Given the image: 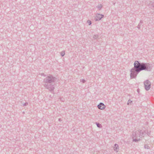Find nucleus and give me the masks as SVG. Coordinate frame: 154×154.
<instances>
[{
    "mask_svg": "<svg viewBox=\"0 0 154 154\" xmlns=\"http://www.w3.org/2000/svg\"><path fill=\"white\" fill-rule=\"evenodd\" d=\"M93 38L94 39H99V36L98 35H94L93 36Z\"/></svg>",
    "mask_w": 154,
    "mask_h": 154,
    "instance_id": "9d476101",
    "label": "nucleus"
},
{
    "mask_svg": "<svg viewBox=\"0 0 154 154\" xmlns=\"http://www.w3.org/2000/svg\"><path fill=\"white\" fill-rule=\"evenodd\" d=\"M143 135L144 133L140 130L135 132H133L132 134L133 141L136 142L140 140V139L139 137H140V136H143Z\"/></svg>",
    "mask_w": 154,
    "mask_h": 154,
    "instance_id": "f03ea898",
    "label": "nucleus"
},
{
    "mask_svg": "<svg viewBox=\"0 0 154 154\" xmlns=\"http://www.w3.org/2000/svg\"><path fill=\"white\" fill-rule=\"evenodd\" d=\"M137 92L139 93L140 91V90L139 89H138L137 90Z\"/></svg>",
    "mask_w": 154,
    "mask_h": 154,
    "instance_id": "412c9836",
    "label": "nucleus"
},
{
    "mask_svg": "<svg viewBox=\"0 0 154 154\" xmlns=\"http://www.w3.org/2000/svg\"><path fill=\"white\" fill-rule=\"evenodd\" d=\"M132 103V101H131L130 100H128V104L129 105V104H131V103Z\"/></svg>",
    "mask_w": 154,
    "mask_h": 154,
    "instance_id": "dca6fc26",
    "label": "nucleus"
},
{
    "mask_svg": "<svg viewBox=\"0 0 154 154\" xmlns=\"http://www.w3.org/2000/svg\"><path fill=\"white\" fill-rule=\"evenodd\" d=\"M140 23H139V24L138 25V26H137V27L138 29H140Z\"/></svg>",
    "mask_w": 154,
    "mask_h": 154,
    "instance_id": "6ab92c4d",
    "label": "nucleus"
},
{
    "mask_svg": "<svg viewBox=\"0 0 154 154\" xmlns=\"http://www.w3.org/2000/svg\"><path fill=\"white\" fill-rule=\"evenodd\" d=\"M145 88L146 91L149 90L151 87V83L148 80H146L144 82Z\"/></svg>",
    "mask_w": 154,
    "mask_h": 154,
    "instance_id": "39448f33",
    "label": "nucleus"
},
{
    "mask_svg": "<svg viewBox=\"0 0 154 154\" xmlns=\"http://www.w3.org/2000/svg\"><path fill=\"white\" fill-rule=\"evenodd\" d=\"M88 23H89V25H90L91 24V21L89 20H88V21H87Z\"/></svg>",
    "mask_w": 154,
    "mask_h": 154,
    "instance_id": "a211bd4d",
    "label": "nucleus"
},
{
    "mask_svg": "<svg viewBox=\"0 0 154 154\" xmlns=\"http://www.w3.org/2000/svg\"><path fill=\"white\" fill-rule=\"evenodd\" d=\"M60 100H61V101H63V102L64 101H63V100H62V99H61H61H60Z\"/></svg>",
    "mask_w": 154,
    "mask_h": 154,
    "instance_id": "5701e85b",
    "label": "nucleus"
},
{
    "mask_svg": "<svg viewBox=\"0 0 154 154\" xmlns=\"http://www.w3.org/2000/svg\"><path fill=\"white\" fill-rule=\"evenodd\" d=\"M56 79V78L53 77L51 75H50L44 79V82L46 84H50L54 82Z\"/></svg>",
    "mask_w": 154,
    "mask_h": 154,
    "instance_id": "7ed1b4c3",
    "label": "nucleus"
},
{
    "mask_svg": "<svg viewBox=\"0 0 154 154\" xmlns=\"http://www.w3.org/2000/svg\"><path fill=\"white\" fill-rule=\"evenodd\" d=\"M134 65V67L130 70V77L131 79L135 78L137 75L141 71H151L152 67L151 64L148 63H140L138 61H135Z\"/></svg>",
    "mask_w": 154,
    "mask_h": 154,
    "instance_id": "f257e3e1",
    "label": "nucleus"
},
{
    "mask_svg": "<svg viewBox=\"0 0 154 154\" xmlns=\"http://www.w3.org/2000/svg\"><path fill=\"white\" fill-rule=\"evenodd\" d=\"M97 8L99 10H100L102 8V5L101 4L98 5L97 6Z\"/></svg>",
    "mask_w": 154,
    "mask_h": 154,
    "instance_id": "1a4fd4ad",
    "label": "nucleus"
},
{
    "mask_svg": "<svg viewBox=\"0 0 154 154\" xmlns=\"http://www.w3.org/2000/svg\"><path fill=\"white\" fill-rule=\"evenodd\" d=\"M80 81L83 83H85V80L83 79H80Z\"/></svg>",
    "mask_w": 154,
    "mask_h": 154,
    "instance_id": "2eb2a0df",
    "label": "nucleus"
},
{
    "mask_svg": "<svg viewBox=\"0 0 154 154\" xmlns=\"http://www.w3.org/2000/svg\"><path fill=\"white\" fill-rule=\"evenodd\" d=\"M44 74L42 73V74L41 75H44Z\"/></svg>",
    "mask_w": 154,
    "mask_h": 154,
    "instance_id": "b1692460",
    "label": "nucleus"
},
{
    "mask_svg": "<svg viewBox=\"0 0 154 154\" xmlns=\"http://www.w3.org/2000/svg\"><path fill=\"white\" fill-rule=\"evenodd\" d=\"M145 133H146V131H145Z\"/></svg>",
    "mask_w": 154,
    "mask_h": 154,
    "instance_id": "393cba45",
    "label": "nucleus"
},
{
    "mask_svg": "<svg viewBox=\"0 0 154 154\" xmlns=\"http://www.w3.org/2000/svg\"><path fill=\"white\" fill-rule=\"evenodd\" d=\"M44 87H45L47 89L49 90L51 93H53V91L54 89V85L50 84L45 83L44 85Z\"/></svg>",
    "mask_w": 154,
    "mask_h": 154,
    "instance_id": "20e7f679",
    "label": "nucleus"
},
{
    "mask_svg": "<svg viewBox=\"0 0 154 154\" xmlns=\"http://www.w3.org/2000/svg\"><path fill=\"white\" fill-rule=\"evenodd\" d=\"M104 15L103 14H97L95 17V20L96 21H98L100 20L103 17Z\"/></svg>",
    "mask_w": 154,
    "mask_h": 154,
    "instance_id": "423d86ee",
    "label": "nucleus"
},
{
    "mask_svg": "<svg viewBox=\"0 0 154 154\" xmlns=\"http://www.w3.org/2000/svg\"><path fill=\"white\" fill-rule=\"evenodd\" d=\"M28 103L26 102V103H24L23 104V106H27V105H28Z\"/></svg>",
    "mask_w": 154,
    "mask_h": 154,
    "instance_id": "f3484780",
    "label": "nucleus"
},
{
    "mask_svg": "<svg viewBox=\"0 0 154 154\" xmlns=\"http://www.w3.org/2000/svg\"><path fill=\"white\" fill-rule=\"evenodd\" d=\"M149 5L151 6L152 7H154V3L152 2H150Z\"/></svg>",
    "mask_w": 154,
    "mask_h": 154,
    "instance_id": "f8f14e48",
    "label": "nucleus"
},
{
    "mask_svg": "<svg viewBox=\"0 0 154 154\" xmlns=\"http://www.w3.org/2000/svg\"><path fill=\"white\" fill-rule=\"evenodd\" d=\"M60 54L62 57L65 54V51H62L60 53Z\"/></svg>",
    "mask_w": 154,
    "mask_h": 154,
    "instance_id": "4468645a",
    "label": "nucleus"
},
{
    "mask_svg": "<svg viewBox=\"0 0 154 154\" xmlns=\"http://www.w3.org/2000/svg\"><path fill=\"white\" fill-rule=\"evenodd\" d=\"M114 149L115 151L117 152L118 151L119 149V145L117 144H115L114 145Z\"/></svg>",
    "mask_w": 154,
    "mask_h": 154,
    "instance_id": "6e6552de",
    "label": "nucleus"
},
{
    "mask_svg": "<svg viewBox=\"0 0 154 154\" xmlns=\"http://www.w3.org/2000/svg\"><path fill=\"white\" fill-rule=\"evenodd\" d=\"M143 23V21L141 20L140 21V22L139 23H140V25H141V24Z\"/></svg>",
    "mask_w": 154,
    "mask_h": 154,
    "instance_id": "aec40b11",
    "label": "nucleus"
},
{
    "mask_svg": "<svg viewBox=\"0 0 154 154\" xmlns=\"http://www.w3.org/2000/svg\"><path fill=\"white\" fill-rule=\"evenodd\" d=\"M105 106L104 105V104L102 103H100L98 105H97V107L98 108L100 109H104L105 108Z\"/></svg>",
    "mask_w": 154,
    "mask_h": 154,
    "instance_id": "0eeeda50",
    "label": "nucleus"
},
{
    "mask_svg": "<svg viewBox=\"0 0 154 154\" xmlns=\"http://www.w3.org/2000/svg\"><path fill=\"white\" fill-rule=\"evenodd\" d=\"M144 148L145 149H149L150 148V147L147 145H145L144 146Z\"/></svg>",
    "mask_w": 154,
    "mask_h": 154,
    "instance_id": "ddd939ff",
    "label": "nucleus"
},
{
    "mask_svg": "<svg viewBox=\"0 0 154 154\" xmlns=\"http://www.w3.org/2000/svg\"><path fill=\"white\" fill-rule=\"evenodd\" d=\"M58 121H60H60H62V120H61V119H58Z\"/></svg>",
    "mask_w": 154,
    "mask_h": 154,
    "instance_id": "4be33fe9",
    "label": "nucleus"
},
{
    "mask_svg": "<svg viewBox=\"0 0 154 154\" xmlns=\"http://www.w3.org/2000/svg\"><path fill=\"white\" fill-rule=\"evenodd\" d=\"M96 124L97 125V126L99 128H101L102 126L101 124L97 122H96Z\"/></svg>",
    "mask_w": 154,
    "mask_h": 154,
    "instance_id": "9b49d317",
    "label": "nucleus"
}]
</instances>
